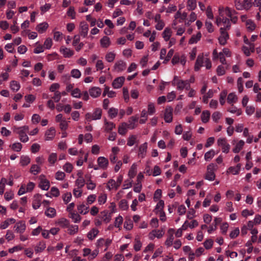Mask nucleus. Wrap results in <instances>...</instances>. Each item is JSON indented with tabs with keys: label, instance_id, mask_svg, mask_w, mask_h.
Returning a JSON list of instances; mask_svg holds the SVG:
<instances>
[{
	"label": "nucleus",
	"instance_id": "obj_1",
	"mask_svg": "<svg viewBox=\"0 0 261 261\" xmlns=\"http://www.w3.org/2000/svg\"><path fill=\"white\" fill-rule=\"evenodd\" d=\"M202 66H205L207 69H209L212 67V63L208 58L204 57L203 54H201L197 57L194 69L195 71H198Z\"/></svg>",
	"mask_w": 261,
	"mask_h": 261
},
{
	"label": "nucleus",
	"instance_id": "obj_2",
	"mask_svg": "<svg viewBox=\"0 0 261 261\" xmlns=\"http://www.w3.org/2000/svg\"><path fill=\"white\" fill-rule=\"evenodd\" d=\"M29 126L27 125H24L19 127L14 126L13 127L14 133L18 135L20 141L23 143H26L29 140V138L27 134L29 130Z\"/></svg>",
	"mask_w": 261,
	"mask_h": 261
},
{
	"label": "nucleus",
	"instance_id": "obj_3",
	"mask_svg": "<svg viewBox=\"0 0 261 261\" xmlns=\"http://www.w3.org/2000/svg\"><path fill=\"white\" fill-rule=\"evenodd\" d=\"M172 85L176 86L177 90H183L186 89L188 90L190 88V85L186 80L180 79L177 76H175L172 81Z\"/></svg>",
	"mask_w": 261,
	"mask_h": 261
},
{
	"label": "nucleus",
	"instance_id": "obj_4",
	"mask_svg": "<svg viewBox=\"0 0 261 261\" xmlns=\"http://www.w3.org/2000/svg\"><path fill=\"white\" fill-rule=\"evenodd\" d=\"M219 13L221 16L226 15L230 18L231 21L236 23L237 21L238 17L235 15L236 12L234 10L229 8H220L219 9Z\"/></svg>",
	"mask_w": 261,
	"mask_h": 261
},
{
	"label": "nucleus",
	"instance_id": "obj_5",
	"mask_svg": "<svg viewBox=\"0 0 261 261\" xmlns=\"http://www.w3.org/2000/svg\"><path fill=\"white\" fill-rule=\"evenodd\" d=\"M102 110L96 108L93 113H87L85 115V119L87 121L99 120L101 118Z\"/></svg>",
	"mask_w": 261,
	"mask_h": 261
},
{
	"label": "nucleus",
	"instance_id": "obj_6",
	"mask_svg": "<svg viewBox=\"0 0 261 261\" xmlns=\"http://www.w3.org/2000/svg\"><path fill=\"white\" fill-rule=\"evenodd\" d=\"M225 15L221 16L219 13V16L216 18V22L218 26H223L224 30L229 29L230 27V20L228 18L225 17Z\"/></svg>",
	"mask_w": 261,
	"mask_h": 261
},
{
	"label": "nucleus",
	"instance_id": "obj_7",
	"mask_svg": "<svg viewBox=\"0 0 261 261\" xmlns=\"http://www.w3.org/2000/svg\"><path fill=\"white\" fill-rule=\"evenodd\" d=\"M97 163L98 166H94V169L95 170L99 169L106 170L109 166V160L104 156H99L97 158Z\"/></svg>",
	"mask_w": 261,
	"mask_h": 261
},
{
	"label": "nucleus",
	"instance_id": "obj_8",
	"mask_svg": "<svg viewBox=\"0 0 261 261\" xmlns=\"http://www.w3.org/2000/svg\"><path fill=\"white\" fill-rule=\"evenodd\" d=\"M217 145L221 147L222 152L225 153L229 152L230 146L228 143L226 138H220L217 140Z\"/></svg>",
	"mask_w": 261,
	"mask_h": 261
},
{
	"label": "nucleus",
	"instance_id": "obj_9",
	"mask_svg": "<svg viewBox=\"0 0 261 261\" xmlns=\"http://www.w3.org/2000/svg\"><path fill=\"white\" fill-rule=\"evenodd\" d=\"M55 120L59 123V125L62 130H66L68 127V122L63 117L62 114H59L56 116Z\"/></svg>",
	"mask_w": 261,
	"mask_h": 261
},
{
	"label": "nucleus",
	"instance_id": "obj_10",
	"mask_svg": "<svg viewBox=\"0 0 261 261\" xmlns=\"http://www.w3.org/2000/svg\"><path fill=\"white\" fill-rule=\"evenodd\" d=\"M215 166L213 164H211L207 167V172L205 176V178L210 181H213L215 178Z\"/></svg>",
	"mask_w": 261,
	"mask_h": 261
},
{
	"label": "nucleus",
	"instance_id": "obj_11",
	"mask_svg": "<svg viewBox=\"0 0 261 261\" xmlns=\"http://www.w3.org/2000/svg\"><path fill=\"white\" fill-rule=\"evenodd\" d=\"M126 67V63L123 60H120L115 62L113 66V71L116 72H120L124 71Z\"/></svg>",
	"mask_w": 261,
	"mask_h": 261
},
{
	"label": "nucleus",
	"instance_id": "obj_12",
	"mask_svg": "<svg viewBox=\"0 0 261 261\" xmlns=\"http://www.w3.org/2000/svg\"><path fill=\"white\" fill-rule=\"evenodd\" d=\"M220 36L218 38V41L220 44L224 45L226 44L227 41L229 38V35L227 32L223 28L220 29Z\"/></svg>",
	"mask_w": 261,
	"mask_h": 261
},
{
	"label": "nucleus",
	"instance_id": "obj_13",
	"mask_svg": "<svg viewBox=\"0 0 261 261\" xmlns=\"http://www.w3.org/2000/svg\"><path fill=\"white\" fill-rule=\"evenodd\" d=\"M212 56H213V60H216L219 58L220 62L223 65L227 64L226 60L225 58V56L224 54H223L222 53V51H221L219 53H218L217 52V50L216 49H215L213 51Z\"/></svg>",
	"mask_w": 261,
	"mask_h": 261
},
{
	"label": "nucleus",
	"instance_id": "obj_14",
	"mask_svg": "<svg viewBox=\"0 0 261 261\" xmlns=\"http://www.w3.org/2000/svg\"><path fill=\"white\" fill-rule=\"evenodd\" d=\"M164 234L163 230L160 229H153L148 234V238L150 240H153L154 238L158 239L161 238Z\"/></svg>",
	"mask_w": 261,
	"mask_h": 261
},
{
	"label": "nucleus",
	"instance_id": "obj_15",
	"mask_svg": "<svg viewBox=\"0 0 261 261\" xmlns=\"http://www.w3.org/2000/svg\"><path fill=\"white\" fill-rule=\"evenodd\" d=\"M241 164L238 163L236 166H230L226 170V173L227 174H232L233 175H238L240 173L241 170Z\"/></svg>",
	"mask_w": 261,
	"mask_h": 261
},
{
	"label": "nucleus",
	"instance_id": "obj_16",
	"mask_svg": "<svg viewBox=\"0 0 261 261\" xmlns=\"http://www.w3.org/2000/svg\"><path fill=\"white\" fill-rule=\"evenodd\" d=\"M112 243L110 239H99L97 240V246L98 247H105L104 250L106 251Z\"/></svg>",
	"mask_w": 261,
	"mask_h": 261
},
{
	"label": "nucleus",
	"instance_id": "obj_17",
	"mask_svg": "<svg viewBox=\"0 0 261 261\" xmlns=\"http://www.w3.org/2000/svg\"><path fill=\"white\" fill-rule=\"evenodd\" d=\"M15 232L20 234L23 233L26 229V225L24 221H20L17 222L14 227Z\"/></svg>",
	"mask_w": 261,
	"mask_h": 261
},
{
	"label": "nucleus",
	"instance_id": "obj_18",
	"mask_svg": "<svg viewBox=\"0 0 261 261\" xmlns=\"http://www.w3.org/2000/svg\"><path fill=\"white\" fill-rule=\"evenodd\" d=\"M120 151V148L118 147H113L111 149V153L110 154L109 159L111 163L114 164L116 162L117 154Z\"/></svg>",
	"mask_w": 261,
	"mask_h": 261
},
{
	"label": "nucleus",
	"instance_id": "obj_19",
	"mask_svg": "<svg viewBox=\"0 0 261 261\" xmlns=\"http://www.w3.org/2000/svg\"><path fill=\"white\" fill-rule=\"evenodd\" d=\"M89 27L88 24L85 22L82 21L80 24V33L81 36L84 38L86 37L88 33Z\"/></svg>",
	"mask_w": 261,
	"mask_h": 261
},
{
	"label": "nucleus",
	"instance_id": "obj_20",
	"mask_svg": "<svg viewBox=\"0 0 261 261\" xmlns=\"http://www.w3.org/2000/svg\"><path fill=\"white\" fill-rule=\"evenodd\" d=\"M233 145H234V147L232 149V151L237 153H239L243 148V146L245 145V142L243 140H239L236 142V141H233L232 143Z\"/></svg>",
	"mask_w": 261,
	"mask_h": 261
},
{
	"label": "nucleus",
	"instance_id": "obj_21",
	"mask_svg": "<svg viewBox=\"0 0 261 261\" xmlns=\"http://www.w3.org/2000/svg\"><path fill=\"white\" fill-rule=\"evenodd\" d=\"M56 135V130L53 127H50L47 129L44 134V138L46 141L53 140Z\"/></svg>",
	"mask_w": 261,
	"mask_h": 261
},
{
	"label": "nucleus",
	"instance_id": "obj_22",
	"mask_svg": "<svg viewBox=\"0 0 261 261\" xmlns=\"http://www.w3.org/2000/svg\"><path fill=\"white\" fill-rule=\"evenodd\" d=\"M173 109L171 107L166 108L164 113V120L165 122L170 123L172 121Z\"/></svg>",
	"mask_w": 261,
	"mask_h": 261
},
{
	"label": "nucleus",
	"instance_id": "obj_23",
	"mask_svg": "<svg viewBox=\"0 0 261 261\" xmlns=\"http://www.w3.org/2000/svg\"><path fill=\"white\" fill-rule=\"evenodd\" d=\"M147 149V143H144L140 145L139 147L138 156L139 158L143 159L145 158L146 154Z\"/></svg>",
	"mask_w": 261,
	"mask_h": 261
},
{
	"label": "nucleus",
	"instance_id": "obj_24",
	"mask_svg": "<svg viewBox=\"0 0 261 261\" xmlns=\"http://www.w3.org/2000/svg\"><path fill=\"white\" fill-rule=\"evenodd\" d=\"M60 51L65 58H70L74 54V51L72 50L63 46L61 47Z\"/></svg>",
	"mask_w": 261,
	"mask_h": 261
},
{
	"label": "nucleus",
	"instance_id": "obj_25",
	"mask_svg": "<svg viewBox=\"0 0 261 261\" xmlns=\"http://www.w3.org/2000/svg\"><path fill=\"white\" fill-rule=\"evenodd\" d=\"M42 200L41 195L40 194H36L33 200L32 206L34 209H38L41 205V201Z\"/></svg>",
	"mask_w": 261,
	"mask_h": 261
},
{
	"label": "nucleus",
	"instance_id": "obj_26",
	"mask_svg": "<svg viewBox=\"0 0 261 261\" xmlns=\"http://www.w3.org/2000/svg\"><path fill=\"white\" fill-rule=\"evenodd\" d=\"M198 225V222L196 220H192L191 222H189L188 220H186L182 224V228L186 230L188 227L193 228L197 227Z\"/></svg>",
	"mask_w": 261,
	"mask_h": 261
},
{
	"label": "nucleus",
	"instance_id": "obj_27",
	"mask_svg": "<svg viewBox=\"0 0 261 261\" xmlns=\"http://www.w3.org/2000/svg\"><path fill=\"white\" fill-rule=\"evenodd\" d=\"M125 81V78L123 76H120L115 79L113 83V87L115 89H118L122 87Z\"/></svg>",
	"mask_w": 261,
	"mask_h": 261
},
{
	"label": "nucleus",
	"instance_id": "obj_28",
	"mask_svg": "<svg viewBox=\"0 0 261 261\" xmlns=\"http://www.w3.org/2000/svg\"><path fill=\"white\" fill-rule=\"evenodd\" d=\"M172 35V31L171 28L169 27L166 28L162 34V36L164 40L166 42L168 41L170 38H171Z\"/></svg>",
	"mask_w": 261,
	"mask_h": 261
},
{
	"label": "nucleus",
	"instance_id": "obj_29",
	"mask_svg": "<svg viewBox=\"0 0 261 261\" xmlns=\"http://www.w3.org/2000/svg\"><path fill=\"white\" fill-rule=\"evenodd\" d=\"M89 92L91 97L96 98L101 94V90L98 87H93L89 89Z\"/></svg>",
	"mask_w": 261,
	"mask_h": 261
},
{
	"label": "nucleus",
	"instance_id": "obj_30",
	"mask_svg": "<svg viewBox=\"0 0 261 261\" xmlns=\"http://www.w3.org/2000/svg\"><path fill=\"white\" fill-rule=\"evenodd\" d=\"M49 27L48 24L46 22H43L38 24L36 27V31L40 34L44 33Z\"/></svg>",
	"mask_w": 261,
	"mask_h": 261
},
{
	"label": "nucleus",
	"instance_id": "obj_31",
	"mask_svg": "<svg viewBox=\"0 0 261 261\" xmlns=\"http://www.w3.org/2000/svg\"><path fill=\"white\" fill-rule=\"evenodd\" d=\"M119 187L114 179H110L107 183L106 188L109 191L112 190H117Z\"/></svg>",
	"mask_w": 261,
	"mask_h": 261
},
{
	"label": "nucleus",
	"instance_id": "obj_32",
	"mask_svg": "<svg viewBox=\"0 0 261 261\" xmlns=\"http://www.w3.org/2000/svg\"><path fill=\"white\" fill-rule=\"evenodd\" d=\"M55 224L62 228H67L69 226V222L67 219L61 218L57 220Z\"/></svg>",
	"mask_w": 261,
	"mask_h": 261
},
{
	"label": "nucleus",
	"instance_id": "obj_33",
	"mask_svg": "<svg viewBox=\"0 0 261 261\" xmlns=\"http://www.w3.org/2000/svg\"><path fill=\"white\" fill-rule=\"evenodd\" d=\"M187 17V13L186 12L181 13L180 11H178L174 15V18L176 20H178L179 22H182L184 21H186Z\"/></svg>",
	"mask_w": 261,
	"mask_h": 261
},
{
	"label": "nucleus",
	"instance_id": "obj_34",
	"mask_svg": "<svg viewBox=\"0 0 261 261\" xmlns=\"http://www.w3.org/2000/svg\"><path fill=\"white\" fill-rule=\"evenodd\" d=\"M39 187L43 190H48L49 188V182L46 179L40 178V181L39 184Z\"/></svg>",
	"mask_w": 261,
	"mask_h": 261
},
{
	"label": "nucleus",
	"instance_id": "obj_35",
	"mask_svg": "<svg viewBox=\"0 0 261 261\" xmlns=\"http://www.w3.org/2000/svg\"><path fill=\"white\" fill-rule=\"evenodd\" d=\"M111 213H108V211H103L100 213L101 218L106 223H109L111 220Z\"/></svg>",
	"mask_w": 261,
	"mask_h": 261
},
{
	"label": "nucleus",
	"instance_id": "obj_36",
	"mask_svg": "<svg viewBox=\"0 0 261 261\" xmlns=\"http://www.w3.org/2000/svg\"><path fill=\"white\" fill-rule=\"evenodd\" d=\"M77 209L79 213L86 215L89 212V206L86 204H81L77 205Z\"/></svg>",
	"mask_w": 261,
	"mask_h": 261
},
{
	"label": "nucleus",
	"instance_id": "obj_37",
	"mask_svg": "<svg viewBox=\"0 0 261 261\" xmlns=\"http://www.w3.org/2000/svg\"><path fill=\"white\" fill-rule=\"evenodd\" d=\"M86 186L88 190H93L95 189L96 184L94 183L91 179V177L89 175H86Z\"/></svg>",
	"mask_w": 261,
	"mask_h": 261
},
{
	"label": "nucleus",
	"instance_id": "obj_38",
	"mask_svg": "<svg viewBox=\"0 0 261 261\" xmlns=\"http://www.w3.org/2000/svg\"><path fill=\"white\" fill-rule=\"evenodd\" d=\"M111 43L110 39L107 36H104L100 40V45L103 48H108Z\"/></svg>",
	"mask_w": 261,
	"mask_h": 261
},
{
	"label": "nucleus",
	"instance_id": "obj_39",
	"mask_svg": "<svg viewBox=\"0 0 261 261\" xmlns=\"http://www.w3.org/2000/svg\"><path fill=\"white\" fill-rule=\"evenodd\" d=\"M16 220L15 219L8 218L1 223L0 227L2 229H5L7 228L10 224H14Z\"/></svg>",
	"mask_w": 261,
	"mask_h": 261
},
{
	"label": "nucleus",
	"instance_id": "obj_40",
	"mask_svg": "<svg viewBox=\"0 0 261 261\" xmlns=\"http://www.w3.org/2000/svg\"><path fill=\"white\" fill-rule=\"evenodd\" d=\"M116 53L114 51H108L105 55V60L109 63L113 62L116 58Z\"/></svg>",
	"mask_w": 261,
	"mask_h": 261
},
{
	"label": "nucleus",
	"instance_id": "obj_41",
	"mask_svg": "<svg viewBox=\"0 0 261 261\" xmlns=\"http://www.w3.org/2000/svg\"><path fill=\"white\" fill-rule=\"evenodd\" d=\"M123 217L119 215L115 219L114 226L118 228L119 230H121L122 229V224L123 223Z\"/></svg>",
	"mask_w": 261,
	"mask_h": 261
},
{
	"label": "nucleus",
	"instance_id": "obj_42",
	"mask_svg": "<svg viewBox=\"0 0 261 261\" xmlns=\"http://www.w3.org/2000/svg\"><path fill=\"white\" fill-rule=\"evenodd\" d=\"M238 100V97L234 93H229L227 98V102L233 106V105L236 103Z\"/></svg>",
	"mask_w": 261,
	"mask_h": 261
},
{
	"label": "nucleus",
	"instance_id": "obj_43",
	"mask_svg": "<svg viewBox=\"0 0 261 261\" xmlns=\"http://www.w3.org/2000/svg\"><path fill=\"white\" fill-rule=\"evenodd\" d=\"M201 34L200 32H198L196 35H193L189 40V43L190 44H195L199 41L201 38Z\"/></svg>",
	"mask_w": 261,
	"mask_h": 261
},
{
	"label": "nucleus",
	"instance_id": "obj_44",
	"mask_svg": "<svg viewBox=\"0 0 261 261\" xmlns=\"http://www.w3.org/2000/svg\"><path fill=\"white\" fill-rule=\"evenodd\" d=\"M58 159V155L56 153L52 152L48 155L47 161L50 166H54Z\"/></svg>",
	"mask_w": 261,
	"mask_h": 261
},
{
	"label": "nucleus",
	"instance_id": "obj_45",
	"mask_svg": "<svg viewBox=\"0 0 261 261\" xmlns=\"http://www.w3.org/2000/svg\"><path fill=\"white\" fill-rule=\"evenodd\" d=\"M214 94V91L212 89H210L208 92L204 94L202 97V101L207 103L209 98H212Z\"/></svg>",
	"mask_w": 261,
	"mask_h": 261
},
{
	"label": "nucleus",
	"instance_id": "obj_46",
	"mask_svg": "<svg viewBox=\"0 0 261 261\" xmlns=\"http://www.w3.org/2000/svg\"><path fill=\"white\" fill-rule=\"evenodd\" d=\"M137 165L136 164L134 163L132 165V166L129 170V172H128V176L130 178H133L135 177V176L136 175V174L137 173Z\"/></svg>",
	"mask_w": 261,
	"mask_h": 261
},
{
	"label": "nucleus",
	"instance_id": "obj_47",
	"mask_svg": "<svg viewBox=\"0 0 261 261\" xmlns=\"http://www.w3.org/2000/svg\"><path fill=\"white\" fill-rule=\"evenodd\" d=\"M45 215L49 218H54L56 215V211L53 207H48L45 212Z\"/></svg>",
	"mask_w": 261,
	"mask_h": 261
},
{
	"label": "nucleus",
	"instance_id": "obj_48",
	"mask_svg": "<svg viewBox=\"0 0 261 261\" xmlns=\"http://www.w3.org/2000/svg\"><path fill=\"white\" fill-rule=\"evenodd\" d=\"M210 115L211 114L208 111H203L201 116V119L202 122L207 123L209 121Z\"/></svg>",
	"mask_w": 261,
	"mask_h": 261
},
{
	"label": "nucleus",
	"instance_id": "obj_49",
	"mask_svg": "<svg viewBox=\"0 0 261 261\" xmlns=\"http://www.w3.org/2000/svg\"><path fill=\"white\" fill-rule=\"evenodd\" d=\"M10 87L14 92H17L20 88V85L19 82L16 81H12L10 82Z\"/></svg>",
	"mask_w": 261,
	"mask_h": 261
},
{
	"label": "nucleus",
	"instance_id": "obj_50",
	"mask_svg": "<svg viewBox=\"0 0 261 261\" xmlns=\"http://www.w3.org/2000/svg\"><path fill=\"white\" fill-rule=\"evenodd\" d=\"M46 248V244L43 242H39L35 247V251L39 253L43 251Z\"/></svg>",
	"mask_w": 261,
	"mask_h": 261
},
{
	"label": "nucleus",
	"instance_id": "obj_51",
	"mask_svg": "<svg viewBox=\"0 0 261 261\" xmlns=\"http://www.w3.org/2000/svg\"><path fill=\"white\" fill-rule=\"evenodd\" d=\"M138 117L137 116H132L129 118L128 120V124L127 127L133 129L135 126V123L138 121Z\"/></svg>",
	"mask_w": 261,
	"mask_h": 261
},
{
	"label": "nucleus",
	"instance_id": "obj_52",
	"mask_svg": "<svg viewBox=\"0 0 261 261\" xmlns=\"http://www.w3.org/2000/svg\"><path fill=\"white\" fill-rule=\"evenodd\" d=\"M137 143V136L136 135H131L128 137L127 142V145L128 146H132Z\"/></svg>",
	"mask_w": 261,
	"mask_h": 261
},
{
	"label": "nucleus",
	"instance_id": "obj_53",
	"mask_svg": "<svg viewBox=\"0 0 261 261\" xmlns=\"http://www.w3.org/2000/svg\"><path fill=\"white\" fill-rule=\"evenodd\" d=\"M246 27L248 31L252 32L255 30L256 25L252 20L250 19L245 23Z\"/></svg>",
	"mask_w": 261,
	"mask_h": 261
},
{
	"label": "nucleus",
	"instance_id": "obj_54",
	"mask_svg": "<svg viewBox=\"0 0 261 261\" xmlns=\"http://www.w3.org/2000/svg\"><path fill=\"white\" fill-rule=\"evenodd\" d=\"M70 218L72 219L74 223H79L81 220V217L77 213L70 212Z\"/></svg>",
	"mask_w": 261,
	"mask_h": 261
},
{
	"label": "nucleus",
	"instance_id": "obj_55",
	"mask_svg": "<svg viewBox=\"0 0 261 261\" xmlns=\"http://www.w3.org/2000/svg\"><path fill=\"white\" fill-rule=\"evenodd\" d=\"M197 18V15L195 12H192L189 18L185 21V25H189L192 22H194Z\"/></svg>",
	"mask_w": 261,
	"mask_h": 261
},
{
	"label": "nucleus",
	"instance_id": "obj_56",
	"mask_svg": "<svg viewBox=\"0 0 261 261\" xmlns=\"http://www.w3.org/2000/svg\"><path fill=\"white\" fill-rule=\"evenodd\" d=\"M99 231L96 228H93L88 233L87 237L90 240L94 239L98 234Z\"/></svg>",
	"mask_w": 261,
	"mask_h": 261
},
{
	"label": "nucleus",
	"instance_id": "obj_57",
	"mask_svg": "<svg viewBox=\"0 0 261 261\" xmlns=\"http://www.w3.org/2000/svg\"><path fill=\"white\" fill-rule=\"evenodd\" d=\"M196 0H188L187 2V9L188 10H193L196 7Z\"/></svg>",
	"mask_w": 261,
	"mask_h": 261
},
{
	"label": "nucleus",
	"instance_id": "obj_58",
	"mask_svg": "<svg viewBox=\"0 0 261 261\" xmlns=\"http://www.w3.org/2000/svg\"><path fill=\"white\" fill-rule=\"evenodd\" d=\"M68 233L71 234H74L77 233L79 230V227L77 225H69L67 227Z\"/></svg>",
	"mask_w": 261,
	"mask_h": 261
},
{
	"label": "nucleus",
	"instance_id": "obj_59",
	"mask_svg": "<svg viewBox=\"0 0 261 261\" xmlns=\"http://www.w3.org/2000/svg\"><path fill=\"white\" fill-rule=\"evenodd\" d=\"M227 92L226 90H223L220 94L219 101L220 104L223 106L225 102V98L227 96Z\"/></svg>",
	"mask_w": 261,
	"mask_h": 261
},
{
	"label": "nucleus",
	"instance_id": "obj_60",
	"mask_svg": "<svg viewBox=\"0 0 261 261\" xmlns=\"http://www.w3.org/2000/svg\"><path fill=\"white\" fill-rule=\"evenodd\" d=\"M164 206V202L162 200H159L155 206V213H158L159 212L163 211V208Z\"/></svg>",
	"mask_w": 261,
	"mask_h": 261
},
{
	"label": "nucleus",
	"instance_id": "obj_61",
	"mask_svg": "<svg viewBox=\"0 0 261 261\" xmlns=\"http://www.w3.org/2000/svg\"><path fill=\"white\" fill-rule=\"evenodd\" d=\"M124 228L127 230H130L133 228V223L130 219H126L124 223Z\"/></svg>",
	"mask_w": 261,
	"mask_h": 261
},
{
	"label": "nucleus",
	"instance_id": "obj_62",
	"mask_svg": "<svg viewBox=\"0 0 261 261\" xmlns=\"http://www.w3.org/2000/svg\"><path fill=\"white\" fill-rule=\"evenodd\" d=\"M71 76L74 79H79L81 76L82 73L77 69H73L71 70Z\"/></svg>",
	"mask_w": 261,
	"mask_h": 261
},
{
	"label": "nucleus",
	"instance_id": "obj_63",
	"mask_svg": "<svg viewBox=\"0 0 261 261\" xmlns=\"http://www.w3.org/2000/svg\"><path fill=\"white\" fill-rule=\"evenodd\" d=\"M215 155V152L213 149L206 152L204 154V159L205 161H210Z\"/></svg>",
	"mask_w": 261,
	"mask_h": 261
},
{
	"label": "nucleus",
	"instance_id": "obj_64",
	"mask_svg": "<svg viewBox=\"0 0 261 261\" xmlns=\"http://www.w3.org/2000/svg\"><path fill=\"white\" fill-rule=\"evenodd\" d=\"M30 163V159L28 156H21L20 158V164L21 166H27Z\"/></svg>",
	"mask_w": 261,
	"mask_h": 261
}]
</instances>
